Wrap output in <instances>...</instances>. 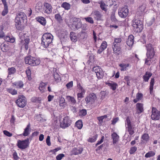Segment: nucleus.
Here are the masks:
<instances>
[{
  "instance_id": "5fc2aeb1",
  "label": "nucleus",
  "mask_w": 160,
  "mask_h": 160,
  "mask_svg": "<svg viewBox=\"0 0 160 160\" xmlns=\"http://www.w3.org/2000/svg\"><path fill=\"white\" fill-rule=\"evenodd\" d=\"M107 46V42H106L104 41L102 43L100 46V48H102V49L104 50L106 48Z\"/></svg>"
},
{
  "instance_id": "7c9ffc66",
  "label": "nucleus",
  "mask_w": 160,
  "mask_h": 160,
  "mask_svg": "<svg viewBox=\"0 0 160 160\" xmlns=\"http://www.w3.org/2000/svg\"><path fill=\"white\" fill-rule=\"evenodd\" d=\"M151 117L152 120H158L160 118L159 112L155 113L154 114H152Z\"/></svg>"
},
{
  "instance_id": "4468645a",
  "label": "nucleus",
  "mask_w": 160,
  "mask_h": 160,
  "mask_svg": "<svg viewBox=\"0 0 160 160\" xmlns=\"http://www.w3.org/2000/svg\"><path fill=\"white\" fill-rule=\"evenodd\" d=\"M43 9L44 12L50 14L52 12V7L51 4L45 2L44 3Z\"/></svg>"
},
{
  "instance_id": "e433bc0d",
  "label": "nucleus",
  "mask_w": 160,
  "mask_h": 160,
  "mask_svg": "<svg viewBox=\"0 0 160 160\" xmlns=\"http://www.w3.org/2000/svg\"><path fill=\"white\" fill-rule=\"evenodd\" d=\"M30 126V124L29 123L27 125V127L25 129L23 135L25 136H27L29 134V128Z\"/></svg>"
},
{
  "instance_id": "69168bd1",
  "label": "nucleus",
  "mask_w": 160,
  "mask_h": 160,
  "mask_svg": "<svg viewBox=\"0 0 160 160\" xmlns=\"http://www.w3.org/2000/svg\"><path fill=\"white\" fill-rule=\"evenodd\" d=\"M30 60V56H28L26 57L25 58V62L26 64H28L29 65H30V63H29V60Z\"/></svg>"
},
{
  "instance_id": "b1692460",
  "label": "nucleus",
  "mask_w": 160,
  "mask_h": 160,
  "mask_svg": "<svg viewBox=\"0 0 160 160\" xmlns=\"http://www.w3.org/2000/svg\"><path fill=\"white\" fill-rule=\"evenodd\" d=\"M111 136L113 139V144L115 145L118 141L119 136L115 132H113Z\"/></svg>"
},
{
  "instance_id": "c9c22d12",
  "label": "nucleus",
  "mask_w": 160,
  "mask_h": 160,
  "mask_svg": "<svg viewBox=\"0 0 160 160\" xmlns=\"http://www.w3.org/2000/svg\"><path fill=\"white\" fill-rule=\"evenodd\" d=\"M41 98H37L36 97H32L31 99L32 102L40 103H41Z\"/></svg>"
},
{
  "instance_id": "f257e3e1",
  "label": "nucleus",
  "mask_w": 160,
  "mask_h": 160,
  "mask_svg": "<svg viewBox=\"0 0 160 160\" xmlns=\"http://www.w3.org/2000/svg\"><path fill=\"white\" fill-rule=\"evenodd\" d=\"M27 21V16L26 14L23 12L19 13L17 15L15 20L16 28L18 30L22 31Z\"/></svg>"
},
{
  "instance_id": "8fccbe9b",
  "label": "nucleus",
  "mask_w": 160,
  "mask_h": 160,
  "mask_svg": "<svg viewBox=\"0 0 160 160\" xmlns=\"http://www.w3.org/2000/svg\"><path fill=\"white\" fill-rule=\"evenodd\" d=\"M127 130L130 135H132L133 134L134 132L132 126L127 127Z\"/></svg>"
},
{
  "instance_id": "603ef678",
  "label": "nucleus",
  "mask_w": 160,
  "mask_h": 160,
  "mask_svg": "<svg viewBox=\"0 0 160 160\" xmlns=\"http://www.w3.org/2000/svg\"><path fill=\"white\" fill-rule=\"evenodd\" d=\"M84 19L87 22H89L90 23L92 24L94 23L93 20L91 17L85 18Z\"/></svg>"
},
{
  "instance_id": "bb28decb",
  "label": "nucleus",
  "mask_w": 160,
  "mask_h": 160,
  "mask_svg": "<svg viewBox=\"0 0 160 160\" xmlns=\"http://www.w3.org/2000/svg\"><path fill=\"white\" fill-rule=\"evenodd\" d=\"M66 99L68 102H70L72 104H75L76 102V100L73 97L67 96H66Z\"/></svg>"
},
{
  "instance_id": "a878e982",
  "label": "nucleus",
  "mask_w": 160,
  "mask_h": 160,
  "mask_svg": "<svg viewBox=\"0 0 160 160\" xmlns=\"http://www.w3.org/2000/svg\"><path fill=\"white\" fill-rule=\"evenodd\" d=\"M152 75V74L151 73L148 72H146L143 77L144 81L145 82H148Z\"/></svg>"
},
{
  "instance_id": "f03ea898",
  "label": "nucleus",
  "mask_w": 160,
  "mask_h": 160,
  "mask_svg": "<svg viewBox=\"0 0 160 160\" xmlns=\"http://www.w3.org/2000/svg\"><path fill=\"white\" fill-rule=\"evenodd\" d=\"M53 36L49 33H46L42 36V45L45 48H47L52 42Z\"/></svg>"
},
{
  "instance_id": "9d476101",
  "label": "nucleus",
  "mask_w": 160,
  "mask_h": 160,
  "mask_svg": "<svg viewBox=\"0 0 160 160\" xmlns=\"http://www.w3.org/2000/svg\"><path fill=\"white\" fill-rule=\"evenodd\" d=\"M29 139L28 138L24 140H18L17 145L19 148L23 149L29 147Z\"/></svg>"
},
{
  "instance_id": "412c9836",
  "label": "nucleus",
  "mask_w": 160,
  "mask_h": 160,
  "mask_svg": "<svg viewBox=\"0 0 160 160\" xmlns=\"http://www.w3.org/2000/svg\"><path fill=\"white\" fill-rule=\"evenodd\" d=\"M82 151V148H74L72 151V154L78 155L81 154Z\"/></svg>"
},
{
  "instance_id": "ea45409f",
  "label": "nucleus",
  "mask_w": 160,
  "mask_h": 160,
  "mask_svg": "<svg viewBox=\"0 0 160 160\" xmlns=\"http://www.w3.org/2000/svg\"><path fill=\"white\" fill-rule=\"evenodd\" d=\"M7 91L9 93H11L12 95H16L17 93V90L15 89H13L12 88H7Z\"/></svg>"
},
{
  "instance_id": "dca6fc26",
  "label": "nucleus",
  "mask_w": 160,
  "mask_h": 160,
  "mask_svg": "<svg viewBox=\"0 0 160 160\" xmlns=\"http://www.w3.org/2000/svg\"><path fill=\"white\" fill-rule=\"evenodd\" d=\"M105 84L109 87L113 91L115 90L118 87L117 84L115 82L112 81H108L105 82Z\"/></svg>"
},
{
  "instance_id": "e2e57ef3",
  "label": "nucleus",
  "mask_w": 160,
  "mask_h": 160,
  "mask_svg": "<svg viewBox=\"0 0 160 160\" xmlns=\"http://www.w3.org/2000/svg\"><path fill=\"white\" fill-rule=\"evenodd\" d=\"M85 93L79 92L77 94V97L78 99H79V98H81L83 97V95Z\"/></svg>"
},
{
  "instance_id": "3c124183",
  "label": "nucleus",
  "mask_w": 160,
  "mask_h": 160,
  "mask_svg": "<svg viewBox=\"0 0 160 160\" xmlns=\"http://www.w3.org/2000/svg\"><path fill=\"white\" fill-rule=\"evenodd\" d=\"M137 150V148L135 147H133L130 148L129 152L130 154H133Z\"/></svg>"
},
{
  "instance_id": "de8ad7c7",
  "label": "nucleus",
  "mask_w": 160,
  "mask_h": 160,
  "mask_svg": "<svg viewBox=\"0 0 160 160\" xmlns=\"http://www.w3.org/2000/svg\"><path fill=\"white\" fill-rule=\"evenodd\" d=\"M111 20L113 22H115L117 21V19L115 16V11H113L112 12L111 16Z\"/></svg>"
},
{
  "instance_id": "2eb2a0df",
  "label": "nucleus",
  "mask_w": 160,
  "mask_h": 160,
  "mask_svg": "<svg viewBox=\"0 0 160 160\" xmlns=\"http://www.w3.org/2000/svg\"><path fill=\"white\" fill-rule=\"evenodd\" d=\"M40 63L39 59L36 57H31V66H36L39 65Z\"/></svg>"
},
{
  "instance_id": "a18cd8bd",
  "label": "nucleus",
  "mask_w": 160,
  "mask_h": 160,
  "mask_svg": "<svg viewBox=\"0 0 160 160\" xmlns=\"http://www.w3.org/2000/svg\"><path fill=\"white\" fill-rule=\"evenodd\" d=\"M79 114L80 116H84L87 114V111L85 109L81 110L79 112Z\"/></svg>"
},
{
  "instance_id": "393cba45",
  "label": "nucleus",
  "mask_w": 160,
  "mask_h": 160,
  "mask_svg": "<svg viewBox=\"0 0 160 160\" xmlns=\"http://www.w3.org/2000/svg\"><path fill=\"white\" fill-rule=\"evenodd\" d=\"M70 38L72 42H76L77 41V37L76 34L73 32H71L70 33Z\"/></svg>"
},
{
  "instance_id": "338daca9",
  "label": "nucleus",
  "mask_w": 160,
  "mask_h": 160,
  "mask_svg": "<svg viewBox=\"0 0 160 160\" xmlns=\"http://www.w3.org/2000/svg\"><path fill=\"white\" fill-rule=\"evenodd\" d=\"M118 120L119 118L118 117L113 118L112 121V124L113 125L115 124L118 121Z\"/></svg>"
},
{
  "instance_id": "0e129e2a",
  "label": "nucleus",
  "mask_w": 160,
  "mask_h": 160,
  "mask_svg": "<svg viewBox=\"0 0 160 160\" xmlns=\"http://www.w3.org/2000/svg\"><path fill=\"white\" fill-rule=\"evenodd\" d=\"M46 142L47 145L48 146H50L51 145L50 141V137L49 136H48L46 140Z\"/></svg>"
},
{
  "instance_id": "13d9d810",
  "label": "nucleus",
  "mask_w": 160,
  "mask_h": 160,
  "mask_svg": "<svg viewBox=\"0 0 160 160\" xmlns=\"http://www.w3.org/2000/svg\"><path fill=\"white\" fill-rule=\"evenodd\" d=\"M66 86L67 88L69 89L72 88L73 86V82L71 81L67 83Z\"/></svg>"
},
{
  "instance_id": "39448f33",
  "label": "nucleus",
  "mask_w": 160,
  "mask_h": 160,
  "mask_svg": "<svg viewBox=\"0 0 160 160\" xmlns=\"http://www.w3.org/2000/svg\"><path fill=\"white\" fill-rule=\"evenodd\" d=\"M16 102L19 107L23 108L26 104V99L23 95H19Z\"/></svg>"
},
{
  "instance_id": "680f3d73",
  "label": "nucleus",
  "mask_w": 160,
  "mask_h": 160,
  "mask_svg": "<svg viewBox=\"0 0 160 160\" xmlns=\"http://www.w3.org/2000/svg\"><path fill=\"white\" fill-rule=\"evenodd\" d=\"M3 132L5 135L10 137L12 136V134L10 133V132L7 130H4L3 131Z\"/></svg>"
},
{
  "instance_id": "864d4df0",
  "label": "nucleus",
  "mask_w": 160,
  "mask_h": 160,
  "mask_svg": "<svg viewBox=\"0 0 160 160\" xmlns=\"http://www.w3.org/2000/svg\"><path fill=\"white\" fill-rule=\"evenodd\" d=\"M55 18L59 22H60L62 20V18L59 13L55 14Z\"/></svg>"
},
{
  "instance_id": "6e6552de",
  "label": "nucleus",
  "mask_w": 160,
  "mask_h": 160,
  "mask_svg": "<svg viewBox=\"0 0 160 160\" xmlns=\"http://www.w3.org/2000/svg\"><path fill=\"white\" fill-rule=\"evenodd\" d=\"M146 4L145 2L142 3L137 9L136 15H137V17H139L142 18L145 12L146 8Z\"/></svg>"
},
{
  "instance_id": "5701e85b",
  "label": "nucleus",
  "mask_w": 160,
  "mask_h": 160,
  "mask_svg": "<svg viewBox=\"0 0 160 160\" xmlns=\"http://www.w3.org/2000/svg\"><path fill=\"white\" fill-rule=\"evenodd\" d=\"M36 19L41 24L44 26L45 25L46 23V21L45 19L42 17H38L36 18Z\"/></svg>"
},
{
  "instance_id": "bf43d9fd",
  "label": "nucleus",
  "mask_w": 160,
  "mask_h": 160,
  "mask_svg": "<svg viewBox=\"0 0 160 160\" xmlns=\"http://www.w3.org/2000/svg\"><path fill=\"white\" fill-rule=\"evenodd\" d=\"M126 122V124L127 125V127H129V126H132L131 123V121L129 117H127V118Z\"/></svg>"
},
{
  "instance_id": "ddd939ff",
  "label": "nucleus",
  "mask_w": 160,
  "mask_h": 160,
  "mask_svg": "<svg viewBox=\"0 0 160 160\" xmlns=\"http://www.w3.org/2000/svg\"><path fill=\"white\" fill-rule=\"evenodd\" d=\"M71 122L70 118L68 116H66L63 118L62 122L61 123V126L62 128H65L70 125Z\"/></svg>"
},
{
  "instance_id": "473e14b6",
  "label": "nucleus",
  "mask_w": 160,
  "mask_h": 160,
  "mask_svg": "<svg viewBox=\"0 0 160 160\" xmlns=\"http://www.w3.org/2000/svg\"><path fill=\"white\" fill-rule=\"evenodd\" d=\"M155 154V152L154 151H151L146 153L145 157L146 158H148L154 156Z\"/></svg>"
},
{
  "instance_id": "4c0bfd02",
  "label": "nucleus",
  "mask_w": 160,
  "mask_h": 160,
  "mask_svg": "<svg viewBox=\"0 0 160 160\" xmlns=\"http://www.w3.org/2000/svg\"><path fill=\"white\" fill-rule=\"evenodd\" d=\"M97 135H95L92 137L89 138L88 140V142H95L97 140Z\"/></svg>"
},
{
  "instance_id": "7ed1b4c3",
  "label": "nucleus",
  "mask_w": 160,
  "mask_h": 160,
  "mask_svg": "<svg viewBox=\"0 0 160 160\" xmlns=\"http://www.w3.org/2000/svg\"><path fill=\"white\" fill-rule=\"evenodd\" d=\"M147 50L146 55L147 58L145 61V63L149 65L151 62V59L153 58L154 55V52L153 48L152 47L151 44L149 43L146 46Z\"/></svg>"
},
{
  "instance_id": "58836bf2",
  "label": "nucleus",
  "mask_w": 160,
  "mask_h": 160,
  "mask_svg": "<svg viewBox=\"0 0 160 160\" xmlns=\"http://www.w3.org/2000/svg\"><path fill=\"white\" fill-rule=\"evenodd\" d=\"M1 48L2 51L3 52H6L9 49V48L8 46L5 44L3 46H1Z\"/></svg>"
},
{
  "instance_id": "f3484780",
  "label": "nucleus",
  "mask_w": 160,
  "mask_h": 160,
  "mask_svg": "<svg viewBox=\"0 0 160 160\" xmlns=\"http://www.w3.org/2000/svg\"><path fill=\"white\" fill-rule=\"evenodd\" d=\"M114 52L117 54H119L121 52V48L119 44H112V46Z\"/></svg>"
},
{
  "instance_id": "f8f14e48",
  "label": "nucleus",
  "mask_w": 160,
  "mask_h": 160,
  "mask_svg": "<svg viewBox=\"0 0 160 160\" xmlns=\"http://www.w3.org/2000/svg\"><path fill=\"white\" fill-rule=\"evenodd\" d=\"M91 16L97 20H101L103 19V15L99 11L96 10L92 11Z\"/></svg>"
},
{
  "instance_id": "1a4fd4ad",
  "label": "nucleus",
  "mask_w": 160,
  "mask_h": 160,
  "mask_svg": "<svg viewBox=\"0 0 160 160\" xmlns=\"http://www.w3.org/2000/svg\"><path fill=\"white\" fill-rule=\"evenodd\" d=\"M96 99V95L92 93L87 96L85 98V100L87 104H92L94 103Z\"/></svg>"
},
{
  "instance_id": "a211bd4d",
  "label": "nucleus",
  "mask_w": 160,
  "mask_h": 160,
  "mask_svg": "<svg viewBox=\"0 0 160 160\" xmlns=\"http://www.w3.org/2000/svg\"><path fill=\"white\" fill-rule=\"evenodd\" d=\"M134 37L132 35H129L126 41L127 45L130 47H132L134 43Z\"/></svg>"
},
{
  "instance_id": "37998d69",
  "label": "nucleus",
  "mask_w": 160,
  "mask_h": 160,
  "mask_svg": "<svg viewBox=\"0 0 160 160\" xmlns=\"http://www.w3.org/2000/svg\"><path fill=\"white\" fill-rule=\"evenodd\" d=\"M149 137L147 133H144L142 136V138L143 141L147 142L148 140Z\"/></svg>"
},
{
  "instance_id": "72a5a7b5",
  "label": "nucleus",
  "mask_w": 160,
  "mask_h": 160,
  "mask_svg": "<svg viewBox=\"0 0 160 160\" xmlns=\"http://www.w3.org/2000/svg\"><path fill=\"white\" fill-rule=\"evenodd\" d=\"M53 76L54 79L57 82H59L61 80V78L57 72L54 73Z\"/></svg>"
},
{
  "instance_id": "c03bdc74",
  "label": "nucleus",
  "mask_w": 160,
  "mask_h": 160,
  "mask_svg": "<svg viewBox=\"0 0 160 160\" xmlns=\"http://www.w3.org/2000/svg\"><path fill=\"white\" fill-rule=\"evenodd\" d=\"M122 38H114V42L113 43V45L118 44L122 41Z\"/></svg>"
},
{
  "instance_id": "2f4dec72",
  "label": "nucleus",
  "mask_w": 160,
  "mask_h": 160,
  "mask_svg": "<svg viewBox=\"0 0 160 160\" xmlns=\"http://www.w3.org/2000/svg\"><path fill=\"white\" fill-rule=\"evenodd\" d=\"M155 80L154 78H152L151 79V82L150 84V93H152V92L153 90V86L154 84Z\"/></svg>"
},
{
  "instance_id": "a19ab883",
  "label": "nucleus",
  "mask_w": 160,
  "mask_h": 160,
  "mask_svg": "<svg viewBox=\"0 0 160 160\" xmlns=\"http://www.w3.org/2000/svg\"><path fill=\"white\" fill-rule=\"evenodd\" d=\"M8 74L11 75L13 74L16 72V69L14 67H12L9 68H8Z\"/></svg>"
},
{
  "instance_id": "c85d7f7f",
  "label": "nucleus",
  "mask_w": 160,
  "mask_h": 160,
  "mask_svg": "<svg viewBox=\"0 0 160 160\" xmlns=\"http://www.w3.org/2000/svg\"><path fill=\"white\" fill-rule=\"evenodd\" d=\"M143 95L141 93H138L136 95V98L133 100V102L136 103L138 101L141 100L142 98Z\"/></svg>"
},
{
  "instance_id": "49530a36",
  "label": "nucleus",
  "mask_w": 160,
  "mask_h": 160,
  "mask_svg": "<svg viewBox=\"0 0 160 160\" xmlns=\"http://www.w3.org/2000/svg\"><path fill=\"white\" fill-rule=\"evenodd\" d=\"M8 6H4V10L2 12V15L3 16H4L6 14H7L8 13Z\"/></svg>"
},
{
  "instance_id": "79ce46f5",
  "label": "nucleus",
  "mask_w": 160,
  "mask_h": 160,
  "mask_svg": "<svg viewBox=\"0 0 160 160\" xmlns=\"http://www.w3.org/2000/svg\"><path fill=\"white\" fill-rule=\"evenodd\" d=\"M24 42V45L25 46V49L26 50H27L28 48V44L29 42V39L28 38L25 39Z\"/></svg>"
},
{
  "instance_id": "4be33fe9",
  "label": "nucleus",
  "mask_w": 160,
  "mask_h": 160,
  "mask_svg": "<svg viewBox=\"0 0 160 160\" xmlns=\"http://www.w3.org/2000/svg\"><path fill=\"white\" fill-rule=\"evenodd\" d=\"M47 85V83H44L42 82H41L40 83L38 89L41 92L43 93L45 92V87Z\"/></svg>"
},
{
  "instance_id": "c756f323",
  "label": "nucleus",
  "mask_w": 160,
  "mask_h": 160,
  "mask_svg": "<svg viewBox=\"0 0 160 160\" xmlns=\"http://www.w3.org/2000/svg\"><path fill=\"white\" fill-rule=\"evenodd\" d=\"M75 125L79 129H81L83 126L82 120H79L77 121L76 122Z\"/></svg>"
},
{
  "instance_id": "6e6d98bb",
  "label": "nucleus",
  "mask_w": 160,
  "mask_h": 160,
  "mask_svg": "<svg viewBox=\"0 0 160 160\" xmlns=\"http://www.w3.org/2000/svg\"><path fill=\"white\" fill-rule=\"evenodd\" d=\"M64 156V154L62 153L56 156V158L57 160H61Z\"/></svg>"
},
{
  "instance_id": "4d7b16f0",
  "label": "nucleus",
  "mask_w": 160,
  "mask_h": 160,
  "mask_svg": "<svg viewBox=\"0 0 160 160\" xmlns=\"http://www.w3.org/2000/svg\"><path fill=\"white\" fill-rule=\"evenodd\" d=\"M25 72L27 77L28 78V79L29 80V78H30V68L29 67L25 71Z\"/></svg>"
},
{
  "instance_id": "09e8293b",
  "label": "nucleus",
  "mask_w": 160,
  "mask_h": 160,
  "mask_svg": "<svg viewBox=\"0 0 160 160\" xmlns=\"http://www.w3.org/2000/svg\"><path fill=\"white\" fill-rule=\"evenodd\" d=\"M14 85L17 88L19 87L20 88H22L23 86L22 82L21 81L14 84Z\"/></svg>"
},
{
  "instance_id": "f704fd0d",
  "label": "nucleus",
  "mask_w": 160,
  "mask_h": 160,
  "mask_svg": "<svg viewBox=\"0 0 160 160\" xmlns=\"http://www.w3.org/2000/svg\"><path fill=\"white\" fill-rule=\"evenodd\" d=\"M61 7L66 10H68L70 8V5L66 2H64L61 5Z\"/></svg>"
},
{
  "instance_id": "052dcab7",
  "label": "nucleus",
  "mask_w": 160,
  "mask_h": 160,
  "mask_svg": "<svg viewBox=\"0 0 160 160\" xmlns=\"http://www.w3.org/2000/svg\"><path fill=\"white\" fill-rule=\"evenodd\" d=\"M42 5L41 3L40 2L36 4V9L38 10H40L42 9Z\"/></svg>"
},
{
  "instance_id": "423d86ee",
  "label": "nucleus",
  "mask_w": 160,
  "mask_h": 160,
  "mask_svg": "<svg viewBox=\"0 0 160 160\" xmlns=\"http://www.w3.org/2000/svg\"><path fill=\"white\" fill-rule=\"evenodd\" d=\"M71 20L72 22L71 25L73 29H78L82 27V22L79 18H72Z\"/></svg>"
},
{
  "instance_id": "0eeeda50",
  "label": "nucleus",
  "mask_w": 160,
  "mask_h": 160,
  "mask_svg": "<svg viewBox=\"0 0 160 160\" xmlns=\"http://www.w3.org/2000/svg\"><path fill=\"white\" fill-rule=\"evenodd\" d=\"M128 13V9L127 6H125L123 8L118 9V15L121 18H125Z\"/></svg>"
},
{
  "instance_id": "cd10ccee",
  "label": "nucleus",
  "mask_w": 160,
  "mask_h": 160,
  "mask_svg": "<svg viewBox=\"0 0 160 160\" xmlns=\"http://www.w3.org/2000/svg\"><path fill=\"white\" fill-rule=\"evenodd\" d=\"M100 4V7L101 9L103 11L106 12L107 10V8L108 5L106 4L104 2H101L99 3Z\"/></svg>"
},
{
  "instance_id": "20e7f679",
  "label": "nucleus",
  "mask_w": 160,
  "mask_h": 160,
  "mask_svg": "<svg viewBox=\"0 0 160 160\" xmlns=\"http://www.w3.org/2000/svg\"><path fill=\"white\" fill-rule=\"evenodd\" d=\"M136 14L135 18L132 21V26L137 31H140L143 29V25L141 20L138 18Z\"/></svg>"
},
{
  "instance_id": "aec40b11",
  "label": "nucleus",
  "mask_w": 160,
  "mask_h": 160,
  "mask_svg": "<svg viewBox=\"0 0 160 160\" xmlns=\"http://www.w3.org/2000/svg\"><path fill=\"white\" fill-rule=\"evenodd\" d=\"M119 66L121 68V71H126L127 69V68L130 66L129 63H122L119 64Z\"/></svg>"
},
{
  "instance_id": "9b49d317",
  "label": "nucleus",
  "mask_w": 160,
  "mask_h": 160,
  "mask_svg": "<svg viewBox=\"0 0 160 160\" xmlns=\"http://www.w3.org/2000/svg\"><path fill=\"white\" fill-rule=\"evenodd\" d=\"M92 71L96 73L97 78L98 79H100L103 78L104 72L100 67L96 66L92 68Z\"/></svg>"
},
{
  "instance_id": "774afa93",
  "label": "nucleus",
  "mask_w": 160,
  "mask_h": 160,
  "mask_svg": "<svg viewBox=\"0 0 160 160\" xmlns=\"http://www.w3.org/2000/svg\"><path fill=\"white\" fill-rule=\"evenodd\" d=\"M104 139V136L102 137L101 140L100 141H98V142L96 144V146H97L98 145H99L100 144H101V143H102Z\"/></svg>"
},
{
  "instance_id": "6ab92c4d",
  "label": "nucleus",
  "mask_w": 160,
  "mask_h": 160,
  "mask_svg": "<svg viewBox=\"0 0 160 160\" xmlns=\"http://www.w3.org/2000/svg\"><path fill=\"white\" fill-rule=\"evenodd\" d=\"M136 105L138 113L139 114L142 112L143 111V104L142 103H138L136 104Z\"/></svg>"
}]
</instances>
